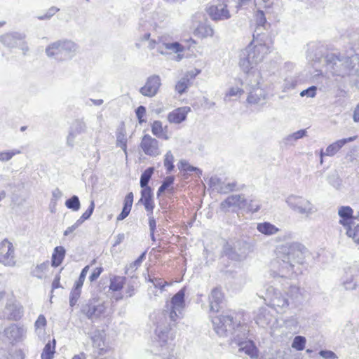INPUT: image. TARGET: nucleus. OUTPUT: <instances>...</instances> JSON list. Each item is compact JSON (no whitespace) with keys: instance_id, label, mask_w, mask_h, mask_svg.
I'll use <instances>...</instances> for the list:
<instances>
[{"instance_id":"obj_26","label":"nucleus","mask_w":359,"mask_h":359,"mask_svg":"<svg viewBox=\"0 0 359 359\" xmlns=\"http://www.w3.org/2000/svg\"><path fill=\"white\" fill-rule=\"evenodd\" d=\"M117 147H120L127 154V138L124 123L122 122L116 131Z\"/></svg>"},{"instance_id":"obj_16","label":"nucleus","mask_w":359,"mask_h":359,"mask_svg":"<svg viewBox=\"0 0 359 359\" xmlns=\"http://www.w3.org/2000/svg\"><path fill=\"white\" fill-rule=\"evenodd\" d=\"M161 85L160 76L156 74L152 75L147 79L144 86L140 88V93L144 96L154 97L157 94Z\"/></svg>"},{"instance_id":"obj_29","label":"nucleus","mask_w":359,"mask_h":359,"mask_svg":"<svg viewBox=\"0 0 359 359\" xmlns=\"http://www.w3.org/2000/svg\"><path fill=\"white\" fill-rule=\"evenodd\" d=\"M5 334L12 341H18L24 334V329L15 324H13L5 330Z\"/></svg>"},{"instance_id":"obj_27","label":"nucleus","mask_w":359,"mask_h":359,"mask_svg":"<svg viewBox=\"0 0 359 359\" xmlns=\"http://www.w3.org/2000/svg\"><path fill=\"white\" fill-rule=\"evenodd\" d=\"M273 319L272 315L266 309L262 308L255 317V322L260 327H264L269 325Z\"/></svg>"},{"instance_id":"obj_42","label":"nucleus","mask_w":359,"mask_h":359,"mask_svg":"<svg viewBox=\"0 0 359 359\" xmlns=\"http://www.w3.org/2000/svg\"><path fill=\"white\" fill-rule=\"evenodd\" d=\"M82 287H77L76 285H74L69 294V305L71 307L74 306L80 298Z\"/></svg>"},{"instance_id":"obj_22","label":"nucleus","mask_w":359,"mask_h":359,"mask_svg":"<svg viewBox=\"0 0 359 359\" xmlns=\"http://www.w3.org/2000/svg\"><path fill=\"white\" fill-rule=\"evenodd\" d=\"M139 203L142 204L147 212L154 211L155 203L153 199V193L151 187L142 189L141 198Z\"/></svg>"},{"instance_id":"obj_36","label":"nucleus","mask_w":359,"mask_h":359,"mask_svg":"<svg viewBox=\"0 0 359 359\" xmlns=\"http://www.w3.org/2000/svg\"><path fill=\"white\" fill-rule=\"evenodd\" d=\"M126 282L124 276H114L110 278L109 289L114 292L120 291Z\"/></svg>"},{"instance_id":"obj_2","label":"nucleus","mask_w":359,"mask_h":359,"mask_svg":"<svg viewBox=\"0 0 359 359\" xmlns=\"http://www.w3.org/2000/svg\"><path fill=\"white\" fill-rule=\"evenodd\" d=\"M184 297L185 287H183L173 295L170 303L166 304V309L161 314L166 325L161 321L156 323V340L161 347L165 346L168 341L171 339L169 334L172 327L182 318V311L185 307Z\"/></svg>"},{"instance_id":"obj_54","label":"nucleus","mask_w":359,"mask_h":359,"mask_svg":"<svg viewBox=\"0 0 359 359\" xmlns=\"http://www.w3.org/2000/svg\"><path fill=\"white\" fill-rule=\"evenodd\" d=\"M255 20L256 23L257 25V29H259L260 27H264V25L266 23V19L265 17L264 13L261 11L258 10L255 14Z\"/></svg>"},{"instance_id":"obj_32","label":"nucleus","mask_w":359,"mask_h":359,"mask_svg":"<svg viewBox=\"0 0 359 359\" xmlns=\"http://www.w3.org/2000/svg\"><path fill=\"white\" fill-rule=\"evenodd\" d=\"M167 127L163 128L162 122L160 121H155L151 124V132L154 135L158 138L168 140L170 137L167 135Z\"/></svg>"},{"instance_id":"obj_35","label":"nucleus","mask_w":359,"mask_h":359,"mask_svg":"<svg viewBox=\"0 0 359 359\" xmlns=\"http://www.w3.org/2000/svg\"><path fill=\"white\" fill-rule=\"evenodd\" d=\"M55 339L49 341L44 346L41 358V359H53L55 353Z\"/></svg>"},{"instance_id":"obj_44","label":"nucleus","mask_w":359,"mask_h":359,"mask_svg":"<svg viewBox=\"0 0 359 359\" xmlns=\"http://www.w3.org/2000/svg\"><path fill=\"white\" fill-rule=\"evenodd\" d=\"M306 135V130L305 129H302L287 135L285 137V140L287 144H292L293 142H295L301 138H303Z\"/></svg>"},{"instance_id":"obj_37","label":"nucleus","mask_w":359,"mask_h":359,"mask_svg":"<svg viewBox=\"0 0 359 359\" xmlns=\"http://www.w3.org/2000/svg\"><path fill=\"white\" fill-rule=\"evenodd\" d=\"M286 294H287V297L292 304L296 305L302 299L299 287L295 285L290 286L288 292Z\"/></svg>"},{"instance_id":"obj_51","label":"nucleus","mask_w":359,"mask_h":359,"mask_svg":"<svg viewBox=\"0 0 359 359\" xmlns=\"http://www.w3.org/2000/svg\"><path fill=\"white\" fill-rule=\"evenodd\" d=\"M174 156L170 151H168L165 155L164 166L167 170V172H170L174 169Z\"/></svg>"},{"instance_id":"obj_59","label":"nucleus","mask_w":359,"mask_h":359,"mask_svg":"<svg viewBox=\"0 0 359 359\" xmlns=\"http://www.w3.org/2000/svg\"><path fill=\"white\" fill-rule=\"evenodd\" d=\"M145 257V252H143L136 260H135L133 262H132L129 267L126 268V273H128V271L131 269H136L137 267H139L142 262L144 258Z\"/></svg>"},{"instance_id":"obj_64","label":"nucleus","mask_w":359,"mask_h":359,"mask_svg":"<svg viewBox=\"0 0 359 359\" xmlns=\"http://www.w3.org/2000/svg\"><path fill=\"white\" fill-rule=\"evenodd\" d=\"M319 355L325 359H337V355L332 351L321 350Z\"/></svg>"},{"instance_id":"obj_18","label":"nucleus","mask_w":359,"mask_h":359,"mask_svg":"<svg viewBox=\"0 0 359 359\" xmlns=\"http://www.w3.org/2000/svg\"><path fill=\"white\" fill-rule=\"evenodd\" d=\"M14 248L13 244L5 239L0 243V262L4 265L14 264Z\"/></svg>"},{"instance_id":"obj_21","label":"nucleus","mask_w":359,"mask_h":359,"mask_svg":"<svg viewBox=\"0 0 359 359\" xmlns=\"http://www.w3.org/2000/svg\"><path fill=\"white\" fill-rule=\"evenodd\" d=\"M353 210L350 206H341L338 210V215L340 217L339 223L344 228L351 224H355Z\"/></svg>"},{"instance_id":"obj_12","label":"nucleus","mask_w":359,"mask_h":359,"mask_svg":"<svg viewBox=\"0 0 359 359\" xmlns=\"http://www.w3.org/2000/svg\"><path fill=\"white\" fill-rule=\"evenodd\" d=\"M214 329L219 336H227L235 330L237 323L231 315H221L213 318Z\"/></svg>"},{"instance_id":"obj_15","label":"nucleus","mask_w":359,"mask_h":359,"mask_svg":"<svg viewBox=\"0 0 359 359\" xmlns=\"http://www.w3.org/2000/svg\"><path fill=\"white\" fill-rule=\"evenodd\" d=\"M140 148L146 155L157 156L161 154L158 141L148 134L144 135L140 142Z\"/></svg>"},{"instance_id":"obj_31","label":"nucleus","mask_w":359,"mask_h":359,"mask_svg":"<svg viewBox=\"0 0 359 359\" xmlns=\"http://www.w3.org/2000/svg\"><path fill=\"white\" fill-rule=\"evenodd\" d=\"M257 229L265 236L275 235L280 231L278 227L268 222L257 224Z\"/></svg>"},{"instance_id":"obj_61","label":"nucleus","mask_w":359,"mask_h":359,"mask_svg":"<svg viewBox=\"0 0 359 359\" xmlns=\"http://www.w3.org/2000/svg\"><path fill=\"white\" fill-rule=\"evenodd\" d=\"M245 209L252 212H256L260 209V204L255 200H250V202L248 201L247 206Z\"/></svg>"},{"instance_id":"obj_30","label":"nucleus","mask_w":359,"mask_h":359,"mask_svg":"<svg viewBox=\"0 0 359 359\" xmlns=\"http://www.w3.org/2000/svg\"><path fill=\"white\" fill-rule=\"evenodd\" d=\"M66 250L62 246H57L54 248L52 257H51V265L53 267L59 266L65 257Z\"/></svg>"},{"instance_id":"obj_39","label":"nucleus","mask_w":359,"mask_h":359,"mask_svg":"<svg viewBox=\"0 0 359 359\" xmlns=\"http://www.w3.org/2000/svg\"><path fill=\"white\" fill-rule=\"evenodd\" d=\"M154 171V168L153 167H149L142 173L140 181V185L142 189L150 187L148 184L151 178Z\"/></svg>"},{"instance_id":"obj_56","label":"nucleus","mask_w":359,"mask_h":359,"mask_svg":"<svg viewBox=\"0 0 359 359\" xmlns=\"http://www.w3.org/2000/svg\"><path fill=\"white\" fill-rule=\"evenodd\" d=\"M284 324L287 328L293 330L298 327L299 322L295 316H291L284 320Z\"/></svg>"},{"instance_id":"obj_45","label":"nucleus","mask_w":359,"mask_h":359,"mask_svg":"<svg viewBox=\"0 0 359 359\" xmlns=\"http://www.w3.org/2000/svg\"><path fill=\"white\" fill-rule=\"evenodd\" d=\"M178 168L180 170L186 172H196L198 176L202 175V170L201 169L189 165L188 162L184 160L180 161Z\"/></svg>"},{"instance_id":"obj_20","label":"nucleus","mask_w":359,"mask_h":359,"mask_svg":"<svg viewBox=\"0 0 359 359\" xmlns=\"http://www.w3.org/2000/svg\"><path fill=\"white\" fill-rule=\"evenodd\" d=\"M26 35L20 32H10L0 36V42L5 46L13 48L18 46L22 40H25Z\"/></svg>"},{"instance_id":"obj_58","label":"nucleus","mask_w":359,"mask_h":359,"mask_svg":"<svg viewBox=\"0 0 359 359\" xmlns=\"http://www.w3.org/2000/svg\"><path fill=\"white\" fill-rule=\"evenodd\" d=\"M317 87L312 86L300 93L301 97H314L316 95Z\"/></svg>"},{"instance_id":"obj_23","label":"nucleus","mask_w":359,"mask_h":359,"mask_svg":"<svg viewBox=\"0 0 359 359\" xmlns=\"http://www.w3.org/2000/svg\"><path fill=\"white\" fill-rule=\"evenodd\" d=\"M190 111L191 109L189 107H179L168 114V120L170 123H181L186 120L187 114Z\"/></svg>"},{"instance_id":"obj_47","label":"nucleus","mask_w":359,"mask_h":359,"mask_svg":"<svg viewBox=\"0 0 359 359\" xmlns=\"http://www.w3.org/2000/svg\"><path fill=\"white\" fill-rule=\"evenodd\" d=\"M236 182L224 183L222 182L221 187L217 188V191L222 194H226L231 191L236 190Z\"/></svg>"},{"instance_id":"obj_34","label":"nucleus","mask_w":359,"mask_h":359,"mask_svg":"<svg viewBox=\"0 0 359 359\" xmlns=\"http://www.w3.org/2000/svg\"><path fill=\"white\" fill-rule=\"evenodd\" d=\"M196 34L202 38L212 36L214 34L213 28L207 22L200 23L195 30Z\"/></svg>"},{"instance_id":"obj_13","label":"nucleus","mask_w":359,"mask_h":359,"mask_svg":"<svg viewBox=\"0 0 359 359\" xmlns=\"http://www.w3.org/2000/svg\"><path fill=\"white\" fill-rule=\"evenodd\" d=\"M255 81L250 84V88L247 97V102L250 104L264 105L266 103L267 94L264 89L259 87V73L254 75Z\"/></svg>"},{"instance_id":"obj_33","label":"nucleus","mask_w":359,"mask_h":359,"mask_svg":"<svg viewBox=\"0 0 359 359\" xmlns=\"http://www.w3.org/2000/svg\"><path fill=\"white\" fill-rule=\"evenodd\" d=\"M358 273V269L356 267L353 266L348 269V271L346 272L347 276L350 275V277H347L346 280H344L343 285L346 290H354L357 287V283L353 281V276H356Z\"/></svg>"},{"instance_id":"obj_8","label":"nucleus","mask_w":359,"mask_h":359,"mask_svg":"<svg viewBox=\"0 0 359 359\" xmlns=\"http://www.w3.org/2000/svg\"><path fill=\"white\" fill-rule=\"evenodd\" d=\"M285 203L294 212L306 217L318 211L317 208L309 200L302 196L291 194L286 198Z\"/></svg>"},{"instance_id":"obj_17","label":"nucleus","mask_w":359,"mask_h":359,"mask_svg":"<svg viewBox=\"0 0 359 359\" xmlns=\"http://www.w3.org/2000/svg\"><path fill=\"white\" fill-rule=\"evenodd\" d=\"M86 130V123L83 118L74 120L69 128V134L67 137V144L71 147H74L76 137L79 135L85 133Z\"/></svg>"},{"instance_id":"obj_52","label":"nucleus","mask_w":359,"mask_h":359,"mask_svg":"<svg viewBox=\"0 0 359 359\" xmlns=\"http://www.w3.org/2000/svg\"><path fill=\"white\" fill-rule=\"evenodd\" d=\"M175 177L173 176L167 177L162 182L161 185L159 187L157 196H159L162 193H163L171 184L174 182Z\"/></svg>"},{"instance_id":"obj_6","label":"nucleus","mask_w":359,"mask_h":359,"mask_svg":"<svg viewBox=\"0 0 359 359\" xmlns=\"http://www.w3.org/2000/svg\"><path fill=\"white\" fill-rule=\"evenodd\" d=\"M248 332L247 325L238 323L236 324L235 330L229 334L233 336V341L239 347V352H244L251 358H256L258 356V349L252 340H247Z\"/></svg>"},{"instance_id":"obj_50","label":"nucleus","mask_w":359,"mask_h":359,"mask_svg":"<svg viewBox=\"0 0 359 359\" xmlns=\"http://www.w3.org/2000/svg\"><path fill=\"white\" fill-rule=\"evenodd\" d=\"M189 85V79L187 77H183L177 83L175 90L178 93L182 94L186 91Z\"/></svg>"},{"instance_id":"obj_3","label":"nucleus","mask_w":359,"mask_h":359,"mask_svg":"<svg viewBox=\"0 0 359 359\" xmlns=\"http://www.w3.org/2000/svg\"><path fill=\"white\" fill-rule=\"evenodd\" d=\"M254 43L255 40L243 50L240 54L239 65L241 69L248 74V77L259 73L254 69L255 67L261 62L270 52V48L265 43L254 44Z\"/></svg>"},{"instance_id":"obj_9","label":"nucleus","mask_w":359,"mask_h":359,"mask_svg":"<svg viewBox=\"0 0 359 359\" xmlns=\"http://www.w3.org/2000/svg\"><path fill=\"white\" fill-rule=\"evenodd\" d=\"M107 308L104 302L93 298L82 304L81 311L88 319L95 321L106 316Z\"/></svg>"},{"instance_id":"obj_14","label":"nucleus","mask_w":359,"mask_h":359,"mask_svg":"<svg viewBox=\"0 0 359 359\" xmlns=\"http://www.w3.org/2000/svg\"><path fill=\"white\" fill-rule=\"evenodd\" d=\"M206 11L210 18L215 21L225 20L231 18L227 4L225 3H217L209 6Z\"/></svg>"},{"instance_id":"obj_4","label":"nucleus","mask_w":359,"mask_h":359,"mask_svg":"<svg viewBox=\"0 0 359 359\" xmlns=\"http://www.w3.org/2000/svg\"><path fill=\"white\" fill-rule=\"evenodd\" d=\"M356 55L344 56L340 53H328L325 57V67L333 75L344 77L355 73Z\"/></svg>"},{"instance_id":"obj_48","label":"nucleus","mask_w":359,"mask_h":359,"mask_svg":"<svg viewBox=\"0 0 359 359\" xmlns=\"http://www.w3.org/2000/svg\"><path fill=\"white\" fill-rule=\"evenodd\" d=\"M327 181L331 186L337 189H339L341 187L342 180L336 172L329 175L327 176Z\"/></svg>"},{"instance_id":"obj_57","label":"nucleus","mask_w":359,"mask_h":359,"mask_svg":"<svg viewBox=\"0 0 359 359\" xmlns=\"http://www.w3.org/2000/svg\"><path fill=\"white\" fill-rule=\"evenodd\" d=\"M90 269L89 266H86L81 271L80 276L78 278V280L75 282L74 285H76L77 287H82L83 285V282L85 280V278L86 277V275L88 272V270Z\"/></svg>"},{"instance_id":"obj_53","label":"nucleus","mask_w":359,"mask_h":359,"mask_svg":"<svg viewBox=\"0 0 359 359\" xmlns=\"http://www.w3.org/2000/svg\"><path fill=\"white\" fill-rule=\"evenodd\" d=\"M95 209V203L93 201H91L90 204L88 209L82 214V215L80 217V218L78 219L79 223H81V224L83 222L89 219L90 216L92 215L93 211Z\"/></svg>"},{"instance_id":"obj_7","label":"nucleus","mask_w":359,"mask_h":359,"mask_svg":"<svg viewBox=\"0 0 359 359\" xmlns=\"http://www.w3.org/2000/svg\"><path fill=\"white\" fill-rule=\"evenodd\" d=\"M250 252V244L242 239L229 240L223 245L222 252L228 259L234 262H242Z\"/></svg>"},{"instance_id":"obj_38","label":"nucleus","mask_w":359,"mask_h":359,"mask_svg":"<svg viewBox=\"0 0 359 359\" xmlns=\"http://www.w3.org/2000/svg\"><path fill=\"white\" fill-rule=\"evenodd\" d=\"M126 294L127 297H131L135 294V290L139 285V282L137 281V277H131L130 279H126Z\"/></svg>"},{"instance_id":"obj_10","label":"nucleus","mask_w":359,"mask_h":359,"mask_svg":"<svg viewBox=\"0 0 359 359\" xmlns=\"http://www.w3.org/2000/svg\"><path fill=\"white\" fill-rule=\"evenodd\" d=\"M268 305L278 313H284L288 309L290 302L287 294L282 293L278 290L269 287L266 290Z\"/></svg>"},{"instance_id":"obj_25","label":"nucleus","mask_w":359,"mask_h":359,"mask_svg":"<svg viewBox=\"0 0 359 359\" xmlns=\"http://www.w3.org/2000/svg\"><path fill=\"white\" fill-rule=\"evenodd\" d=\"M223 301V294L218 287L214 288L209 296L210 310L213 312H218L220 304Z\"/></svg>"},{"instance_id":"obj_19","label":"nucleus","mask_w":359,"mask_h":359,"mask_svg":"<svg viewBox=\"0 0 359 359\" xmlns=\"http://www.w3.org/2000/svg\"><path fill=\"white\" fill-rule=\"evenodd\" d=\"M248 201L243 195L236 194L231 195L227 197L220 204L221 208L224 210L231 207L237 208L238 209H245L247 206Z\"/></svg>"},{"instance_id":"obj_62","label":"nucleus","mask_w":359,"mask_h":359,"mask_svg":"<svg viewBox=\"0 0 359 359\" xmlns=\"http://www.w3.org/2000/svg\"><path fill=\"white\" fill-rule=\"evenodd\" d=\"M153 212H147L149 219V231L155 232L156 229V221L153 216Z\"/></svg>"},{"instance_id":"obj_5","label":"nucleus","mask_w":359,"mask_h":359,"mask_svg":"<svg viewBox=\"0 0 359 359\" xmlns=\"http://www.w3.org/2000/svg\"><path fill=\"white\" fill-rule=\"evenodd\" d=\"M78 50L79 46L74 41L62 39L49 43L45 53L48 58L60 62L72 60Z\"/></svg>"},{"instance_id":"obj_46","label":"nucleus","mask_w":359,"mask_h":359,"mask_svg":"<svg viewBox=\"0 0 359 359\" xmlns=\"http://www.w3.org/2000/svg\"><path fill=\"white\" fill-rule=\"evenodd\" d=\"M306 339L303 336H296L292 342V347L297 351H303L305 348Z\"/></svg>"},{"instance_id":"obj_24","label":"nucleus","mask_w":359,"mask_h":359,"mask_svg":"<svg viewBox=\"0 0 359 359\" xmlns=\"http://www.w3.org/2000/svg\"><path fill=\"white\" fill-rule=\"evenodd\" d=\"M356 136L343 138L339 140L330 144L325 149V154L328 156H334L346 144L353 142L356 139Z\"/></svg>"},{"instance_id":"obj_49","label":"nucleus","mask_w":359,"mask_h":359,"mask_svg":"<svg viewBox=\"0 0 359 359\" xmlns=\"http://www.w3.org/2000/svg\"><path fill=\"white\" fill-rule=\"evenodd\" d=\"M21 154L20 149H12L11 151H0V161L7 162L10 161L14 156Z\"/></svg>"},{"instance_id":"obj_41","label":"nucleus","mask_w":359,"mask_h":359,"mask_svg":"<svg viewBox=\"0 0 359 359\" xmlns=\"http://www.w3.org/2000/svg\"><path fill=\"white\" fill-rule=\"evenodd\" d=\"M49 268V262L46 261L38 264L32 271V275L39 279H42L43 274Z\"/></svg>"},{"instance_id":"obj_43","label":"nucleus","mask_w":359,"mask_h":359,"mask_svg":"<svg viewBox=\"0 0 359 359\" xmlns=\"http://www.w3.org/2000/svg\"><path fill=\"white\" fill-rule=\"evenodd\" d=\"M65 205L68 209L78 211L81 208V203L77 196L74 195L65 201Z\"/></svg>"},{"instance_id":"obj_40","label":"nucleus","mask_w":359,"mask_h":359,"mask_svg":"<svg viewBox=\"0 0 359 359\" xmlns=\"http://www.w3.org/2000/svg\"><path fill=\"white\" fill-rule=\"evenodd\" d=\"M346 229V234L351 238L353 241L359 244V224H351Z\"/></svg>"},{"instance_id":"obj_63","label":"nucleus","mask_w":359,"mask_h":359,"mask_svg":"<svg viewBox=\"0 0 359 359\" xmlns=\"http://www.w3.org/2000/svg\"><path fill=\"white\" fill-rule=\"evenodd\" d=\"M243 89L238 87H232L226 94V97L241 96L242 94H243Z\"/></svg>"},{"instance_id":"obj_28","label":"nucleus","mask_w":359,"mask_h":359,"mask_svg":"<svg viewBox=\"0 0 359 359\" xmlns=\"http://www.w3.org/2000/svg\"><path fill=\"white\" fill-rule=\"evenodd\" d=\"M6 313L11 320H18L22 316V307L15 303L7 304L6 306Z\"/></svg>"},{"instance_id":"obj_1","label":"nucleus","mask_w":359,"mask_h":359,"mask_svg":"<svg viewBox=\"0 0 359 359\" xmlns=\"http://www.w3.org/2000/svg\"><path fill=\"white\" fill-rule=\"evenodd\" d=\"M306 248L299 243H287L277 248L278 271L274 277L291 278L293 274L302 273Z\"/></svg>"},{"instance_id":"obj_55","label":"nucleus","mask_w":359,"mask_h":359,"mask_svg":"<svg viewBox=\"0 0 359 359\" xmlns=\"http://www.w3.org/2000/svg\"><path fill=\"white\" fill-rule=\"evenodd\" d=\"M93 345L97 348L102 349L101 346L103 345V341L101 334L97 331L95 332L90 337Z\"/></svg>"},{"instance_id":"obj_11","label":"nucleus","mask_w":359,"mask_h":359,"mask_svg":"<svg viewBox=\"0 0 359 359\" xmlns=\"http://www.w3.org/2000/svg\"><path fill=\"white\" fill-rule=\"evenodd\" d=\"M148 48L151 50L156 48L157 51L161 55L170 53H177L184 50L183 46L179 42H169L164 36H160L157 40L150 39Z\"/></svg>"},{"instance_id":"obj_60","label":"nucleus","mask_w":359,"mask_h":359,"mask_svg":"<svg viewBox=\"0 0 359 359\" xmlns=\"http://www.w3.org/2000/svg\"><path fill=\"white\" fill-rule=\"evenodd\" d=\"M60 9L55 6L50 7L45 15H41L38 17V19L41 20H49L52 16H53L57 12H58Z\"/></svg>"}]
</instances>
